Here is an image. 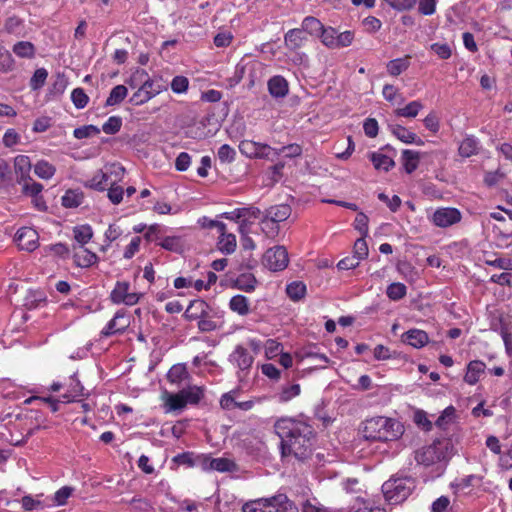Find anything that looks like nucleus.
I'll list each match as a JSON object with an SVG mask.
<instances>
[{"mask_svg": "<svg viewBox=\"0 0 512 512\" xmlns=\"http://www.w3.org/2000/svg\"><path fill=\"white\" fill-rule=\"evenodd\" d=\"M274 430L281 439V456H293L305 461L312 456L316 432L308 419L298 417H282L274 424Z\"/></svg>", "mask_w": 512, "mask_h": 512, "instance_id": "f257e3e1", "label": "nucleus"}, {"mask_svg": "<svg viewBox=\"0 0 512 512\" xmlns=\"http://www.w3.org/2000/svg\"><path fill=\"white\" fill-rule=\"evenodd\" d=\"M362 434L369 441H393L403 434V425L393 419L384 416H376L362 423Z\"/></svg>", "mask_w": 512, "mask_h": 512, "instance_id": "f03ea898", "label": "nucleus"}, {"mask_svg": "<svg viewBox=\"0 0 512 512\" xmlns=\"http://www.w3.org/2000/svg\"><path fill=\"white\" fill-rule=\"evenodd\" d=\"M416 487V480L411 476L391 477L383 483L382 492L389 504L405 501Z\"/></svg>", "mask_w": 512, "mask_h": 512, "instance_id": "7ed1b4c3", "label": "nucleus"}, {"mask_svg": "<svg viewBox=\"0 0 512 512\" xmlns=\"http://www.w3.org/2000/svg\"><path fill=\"white\" fill-rule=\"evenodd\" d=\"M164 90H167V86L162 78L146 79L145 83L131 96L129 102L136 106L143 105Z\"/></svg>", "mask_w": 512, "mask_h": 512, "instance_id": "20e7f679", "label": "nucleus"}, {"mask_svg": "<svg viewBox=\"0 0 512 512\" xmlns=\"http://www.w3.org/2000/svg\"><path fill=\"white\" fill-rule=\"evenodd\" d=\"M448 445V440H436L431 445L418 450L415 455V460L418 464H422L424 466L433 465L434 463L445 459L446 455L443 449H447Z\"/></svg>", "mask_w": 512, "mask_h": 512, "instance_id": "39448f33", "label": "nucleus"}, {"mask_svg": "<svg viewBox=\"0 0 512 512\" xmlns=\"http://www.w3.org/2000/svg\"><path fill=\"white\" fill-rule=\"evenodd\" d=\"M288 263V252L284 246L269 248L263 255V264L271 271H281Z\"/></svg>", "mask_w": 512, "mask_h": 512, "instance_id": "423d86ee", "label": "nucleus"}, {"mask_svg": "<svg viewBox=\"0 0 512 512\" xmlns=\"http://www.w3.org/2000/svg\"><path fill=\"white\" fill-rule=\"evenodd\" d=\"M291 207L288 204L271 206L266 210L265 217L262 219L263 225L272 224V233H278V222L287 220L291 215Z\"/></svg>", "mask_w": 512, "mask_h": 512, "instance_id": "0eeeda50", "label": "nucleus"}, {"mask_svg": "<svg viewBox=\"0 0 512 512\" xmlns=\"http://www.w3.org/2000/svg\"><path fill=\"white\" fill-rule=\"evenodd\" d=\"M461 213L458 209L452 207L438 208L432 216V222L435 226L446 228L460 222Z\"/></svg>", "mask_w": 512, "mask_h": 512, "instance_id": "6e6552de", "label": "nucleus"}, {"mask_svg": "<svg viewBox=\"0 0 512 512\" xmlns=\"http://www.w3.org/2000/svg\"><path fill=\"white\" fill-rule=\"evenodd\" d=\"M39 235L37 231L30 227H22L16 233L18 247L29 252L38 247Z\"/></svg>", "mask_w": 512, "mask_h": 512, "instance_id": "1a4fd4ad", "label": "nucleus"}, {"mask_svg": "<svg viewBox=\"0 0 512 512\" xmlns=\"http://www.w3.org/2000/svg\"><path fill=\"white\" fill-rule=\"evenodd\" d=\"M270 510L268 512H298V507L285 494L270 497Z\"/></svg>", "mask_w": 512, "mask_h": 512, "instance_id": "9d476101", "label": "nucleus"}, {"mask_svg": "<svg viewBox=\"0 0 512 512\" xmlns=\"http://www.w3.org/2000/svg\"><path fill=\"white\" fill-rule=\"evenodd\" d=\"M267 85L270 95L274 98H284L289 92L287 80L280 75L271 77Z\"/></svg>", "mask_w": 512, "mask_h": 512, "instance_id": "9b49d317", "label": "nucleus"}, {"mask_svg": "<svg viewBox=\"0 0 512 512\" xmlns=\"http://www.w3.org/2000/svg\"><path fill=\"white\" fill-rule=\"evenodd\" d=\"M402 341L414 348H422L429 342L428 334L420 329H410L402 335Z\"/></svg>", "mask_w": 512, "mask_h": 512, "instance_id": "f8f14e48", "label": "nucleus"}, {"mask_svg": "<svg viewBox=\"0 0 512 512\" xmlns=\"http://www.w3.org/2000/svg\"><path fill=\"white\" fill-rule=\"evenodd\" d=\"M14 169L17 174V183L32 180L29 173L31 170L30 158L26 155H18L14 160Z\"/></svg>", "mask_w": 512, "mask_h": 512, "instance_id": "ddd939ff", "label": "nucleus"}, {"mask_svg": "<svg viewBox=\"0 0 512 512\" xmlns=\"http://www.w3.org/2000/svg\"><path fill=\"white\" fill-rule=\"evenodd\" d=\"M230 361L236 363L237 366L242 371H244L248 370L251 367L254 358L246 348H244L241 345H238L235 348L234 352L231 354Z\"/></svg>", "mask_w": 512, "mask_h": 512, "instance_id": "4468645a", "label": "nucleus"}, {"mask_svg": "<svg viewBox=\"0 0 512 512\" xmlns=\"http://www.w3.org/2000/svg\"><path fill=\"white\" fill-rule=\"evenodd\" d=\"M389 129L394 136H396L400 141L410 144L416 143L417 145H422L423 141L417 137V135L413 132H410L407 128L399 125V124H390Z\"/></svg>", "mask_w": 512, "mask_h": 512, "instance_id": "2eb2a0df", "label": "nucleus"}, {"mask_svg": "<svg viewBox=\"0 0 512 512\" xmlns=\"http://www.w3.org/2000/svg\"><path fill=\"white\" fill-rule=\"evenodd\" d=\"M485 363L480 360L470 361L467 366V372L464 381L470 385H474L479 381L480 375L485 371Z\"/></svg>", "mask_w": 512, "mask_h": 512, "instance_id": "dca6fc26", "label": "nucleus"}, {"mask_svg": "<svg viewBox=\"0 0 512 512\" xmlns=\"http://www.w3.org/2000/svg\"><path fill=\"white\" fill-rule=\"evenodd\" d=\"M421 153L409 149L402 151V162L406 173H413L419 164Z\"/></svg>", "mask_w": 512, "mask_h": 512, "instance_id": "f3484780", "label": "nucleus"}, {"mask_svg": "<svg viewBox=\"0 0 512 512\" xmlns=\"http://www.w3.org/2000/svg\"><path fill=\"white\" fill-rule=\"evenodd\" d=\"M238 148L239 151L246 157L255 158L257 155H259L258 151L261 149H270V146L251 140H243L240 142Z\"/></svg>", "mask_w": 512, "mask_h": 512, "instance_id": "a211bd4d", "label": "nucleus"}, {"mask_svg": "<svg viewBox=\"0 0 512 512\" xmlns=\"http://www.w3.org/2000/svg\"><path fill=\"white\" fill-rule=\"evenodd\" d=\"M84 193L79 189H68L62 197L65 208H77L83 203Z\"/></svg>", "mask_w": 512, "mask_h": 512, "instance_id": "6ab92c4d", "label": "nucleus"}, {"mask_svg": "<svg viewBox=\"0 0 512 512\" xmlns=\"http://www.w3.org/2000/svg\"><path fill=\"white\" fill-rule=\"evenodd\" d=\"M184 395L182 394L181 390L178 393H168L165 392L164 398H165V407L166 411H176V410H182L186 407V403L184 400Z\"/></svg>", "mask_w": 512, "mask_h": 512, "instance_id": "aec40b11", "label": "nucleus"}, {"mask_svg": "<svg viewBox=\"0 0 512 512\" xmlns=\"http://www.w3.org/2000/svg\"><path fill=\"white\" fill-rule=\"evenodd\" d=\"M369 158L377 170L388 172L395 166V161L384 154L372 152L370 153Z\"/></svg>", "mask_w": 512, "mask_h": 512, "instance_id": "412c9836", "label": "nucleus"}, {"mask_svg": "<svg viewBox=\"0 0 512 512\" xmlns=\"http://www.w3.org/2000/svg\"><path fill=\"white\" fill-rule=\"evenodd\" d=\"M204 309H208V304L202 299H196L190 302L187 309L184 312V317L187 320H196L199 315L202 314Z\"/></svg>", "mask_w": 512, "mask_h": 512, "instance_id": "4be33fe9", "label": "nucleus"}, {"mask_svg": "<svg viewBox=\"0 0 512 512\" xmlns=\"http://www.w3.org/2000/svg\"><path fill=\"white\" fill-rule=\"evenodd\" d=\"M229 307L233 312L241 316H245L249 313V301L247 297L243 295H235L231 298L229 302Z\"/></svg>", "mask_w": 512, "mask_h": 512, "instance_id": "5701e85b", "label": "nucleus"}, {"mask_svg": "<svg viewBox=\"0 0 512 512\" xmlns=\"http://www.w3.org/2000/svg\"><path fill=\"white\" fill-rule=\"evenodd\" d=\"M97 260V255L85 248L74 254V261L76 265L80 267H90L95 264Z\"/></svg>", "mask_w": 512, "mask_h": 512, "instance_id": "b1692460", "label": "nucleus"}, {"mask_svg": "<svg viewBox=\"0 0 512 512\" xmlns=\"http://www.w3.org/2000/svg\"><path fill=\"white\" fill-rule=\"evenodd\" d=\"M12 50L18 57L28 59L33 58L36 53L34 44L29 41H19L15 43Z\"/></svg>", "mask_w": 512, "mask_h": 512, "instance_id": "393cba45", "label": "nucleus"}, {"mask_svg": "<svg viewBox=\"0 0 512 512\" xmlns=\"http://www.w3.org/2000/svg\"><path fill=\"white\" fill-rule=\"evenodd\" d=\"M409 58V56H405L389 61L386 66L388 73L392 76H398L406 71L410 65Z\"/></svg>", "mask_w": 512, "mask_h": 512, "instance_id": "a878e982", "label": "nucleus"}, {"mask_svg": "<svg viewBox=\"0 0 512 512\" xmlns=\"http://www.w3.org/2000/svg\"><path fill=\"white\" fill-rule=\"evenodd\" d=\"M158 245L165 250L175 253H182L184 250L182 238L179 236H167Z\"/></svg>", "mask_w": 512, "mask_h": 512, "instance_id": "bb28decb", "label": "nucleus"}, {"mask_svg": "<svg viewBox=\"0 0 512 512\" xmlns=\"http://www.w3.org/2000/svg\"><path fill=\"white\" fill-rule=\"evenodd\" d=\"M286 293L293 301H299L306 294V285L302 281H294L287 285Z\"/></svg>", "mask_w": 512, "mask_h": 512, "instance_id": "cd10ccee", "label": "nucleus"}, {"mask_svg": "<svg viewBox=\"0 0 512 512\" xmlns=\"http://www.w3.org/2000/svg\"><path fill=\"white\" fill-rule=\"evenodd\" d=\"M270 498H260L257 500L246 502L243 507V512H268L270 510Z\"/></svg>", "mask_w": 512, "mask_h": 512, "instance_id": "c85d7f7f", "label": "nucleus"}, {"mask_svg": "<svg viewBox=\"0 0 512 512\" xmlns=\"http://www.w3.org/2000/svg\"><path fill=\"white\" fill-rule=\"evenodd\" d=\"M478 141L473 136L466 137L459 146V154L462 157H470L477 154Z\"/></svg>", "mask_w": 512, "mask_h": 512, "instance_id": "c756f323", "label": "nucleus"}, {"mask_svg": "<svg viewBox=\"0 0 512 512\" xmlns=\"http://www.w3.org/2000/svg\"><path fill=\"white\" fill-rule=\"evenodd\" d=\"M257 280L253 274H241L234 283V286L245 292H251L255 289Z\"/></svg>", "mask_w": 512, "mask_h": 512, "instance_id": "7c9ffc66", "label": "nucleus"}, {"mask_svg": "<svg viewBox=\"0 0 512 512\" xmlns=\"http://www.w3.org/2000/svg\"><path fill=\"white\" fill-rule=\"evenodd\" d=\"M324 25L313 16H307L304 18L302 22V32L305 31L310 35L319 36L320 32L323 30Z\"/></svg>", "mask_w": 512, "mask_h": 512, "instance_id": "2f4dec72", "label": "nucleus"}, {"mask_svg": "<svg viewBox=\"0 0 512 512\" xmlns=\"http://www.w3.org/2000/svg\"><path fill=\"white\" fill-rule=\"evenodd\" d=\"M284 39L290 50H296L302 45L304 40V37H302V30L297 28L291 29L285 34Z\"/></svg>", "mask_w": 512, "mask_h": 512, "instance_id": "473e14b6", "label": "nucleus"}, {"mask_svg": "<svg viewBox=\"0 0 512 512\" xmlns=\"http://www.w3.org/2000/svg\"><path fill=\"white\" fill-rule=\"evenodd\" d=\"M127 88L124 85L115 86L106 100V106H114L120 104L127 96Z\"/></svg>", "mask_w": 512, "mask_h": 512, "instance_id": "72a5a7b5", "label": "nucleus"}, {"mask_svg": "<svg viewBox=\"0 0 512 512\" xmlns=\"http://www.w3.org/2000/svg\"><path fill=\"white\" fill-rule=\"evenodd\" d=\"M109 176L102 170H99L89 181L86 182L85 186L97 191H104L106 188Z\"/></svg>", "mask_w": 512, "mask_h": 512, "instance_id": "f704fd0d", "label": "nucleus"}, {"mask_svg": "<svg viewBox=\"0 0 512 512\" xmlns=\"http://www.w3.org/2000/svg\"><path fill=\"white\" fill-rule=\"evenodd\" d=\"M35 174L42 179H50L54 176L56 168L45 160L38 161L34 167Z\"/></svg>", "mask_w": 512, "mask_h": 512, "instance_id": "c9c22d12", "label": "nucleus"}, {"mask_svg": "<svg viewBox=\"0 0 512 512\" xmlns=\"http://www.w3.org/2000/svg\"><path fill=\"white\" fill-rule=\"evenodd\" d=\"M75 240L83 246L88 243L93 236L92 228L89 225L76 226L73 229Z\"/></svg>", "mask_w": 512, "mask_h": 512, "instance_id": "e433bc0d", "label": "nucleus"}, {"mask_svg": "<svg viewBox=\"0 0 512 512\" xmlns=\"http://www.w3.org/2000/svg\"><path fill=\"white\" fill-rule=\"evenodd\" d=\"M182 394L184 395V400L187 404H198L202 397L204 396V392L200 387L193 386L188 389H182Z\"/></svg>", "mask_w": 512, "mask_h": 512, "instance_id": "4c0bfd02", "label": "nucleus"}, {"mask_svg": "<svg viewBox=\"0 0 512 512\" xmlns=\"http://www.w3.org/2000/svg\"><path fill=\"white\" fill-rule=\"evenodd\" d=\"M218 247L223 253H233L236 249V236L234 234H227L226 232L224 236L220 235Z\"/></svg>", "mask_w": 512, "mask_h": 512, "instance_id": "58836bf2", "label": "nucleus"}, {"mask_svg": "<svg viewBox=\"0 0 512 512\" xmlns=\"http://www.w3.org/2000/svg\"><path fill=\"white\" fill-rule=\"evenodd\" d=\"M124 316L123 313H120L119 311L116 312L115 316L113 317V319H111L108 324L106 325V327L101 331V335L103 337H109L113 334H116V333H122L125 328H126V325H123L121 327H117V320L119 318H122Z\"/></svg>", "mask_w": 512, "mask_h": 512, "instance_id": "ea45409f", "label": "nucleus"}, {"mask_svg": "<svg viewBox=\"0 0 512 512\" xmlns=\"http://www.w3.org/2000/svg\"><path fill=\"white\" fill-rule=\"evenodd\" d=\"M423 108V105L419 101H412L403 108L396 109L395 113L397 116L414 118L418 112Z\"/></svg>", "mask_w": 512, "mask_h": 512, "instance_id": "a19ab883", "label": "nucleus"}, {"mask_svg": "<svg viewBox=\"0 0 512 512\" xmlns=\"http://www.w3.org/2000/svg\"><path fill=\"white\" fill-rule=\"evenodd\" d=\"M337 30L333 27H323V30L320 32L319 37L321 38V42L328 48L334 49L337 39Z\"/></svg>", "mask_w": 512, "mask_h": 512, "instance_id": "79ce46f5", "label": "nucleus"}, {"mask_svg": "<svg viewBox=\"0 0 512 512\" xmlns=\"http://www.w3.org/2000/svg\"><path fill=\"white\" fill-rule=\"evenodd\" d=\"M406 293H407L406 286L400 282H395V283L390 284L386 290V294H387L388 298L393 301H398V300L402 299L403 297H405Z\"/></svg>", "mask_w": 512, "mask_h": 512, "instance_id": "37998d69", "label": "nucleus"}, {"mask_svg": "<svg viewBox=\"0 0 512 512\" xmlns=\"http://www.w3.org/2000/svg\"><path fill=\"white\" fill-rule=\"evenodd\" d=\"M236 464L227 458H213L210 461V470H216L219 472H230L233 471Z\"/></svg>", "mask_w": 512, "mask_h": 512, "instance_id": "c03bdc74", "label": "nucleus"}, {"mask_svg": "<svg viewBox=\"0 0 512 512\" xmlns=\"http://www.w3.org/2000/svg\"><path fill=\"white\" fill-rule=\"evenodd\" d=\"M48 77V72L45 68H38L35 70L33 76L30 79L29 86L32 90H39L42 88Z\"/></svg>", "mask_w": 512, "mask_h": 512, "instance_id": "a18cd8bd", "label": "nucleus"}, {"mask_svg": "<svg viewBox=\"0 0 512 512\" xmlns=\"http://www.w3.org/2000/svg\"><path fill=\"white\" fill-rule=\"evenodd\" d=\"M188 377L185 366L174 365L167 373V379L172 383H180L183 379Z\"/></svg>", "mask_w": 512, "mask_h": 512, "instance_id": "49530a36", "label": "nucleus"}, {"mask_svg": "<svg viewBox=\"0 0 512 512\" xmlns=\"http://www.w3.org/2000/svg\"><path fill=\"white\" fill-rule=\"evenodd\" d=\"M129 290L128 282H117L115 288L111 292V300L112 302L119 304L125 300V296Z\"/></svg>", "mask_w": 512, "mask_h": 512, "instance_id": "de8ad7c7", "label": "nucleus"}, {"mask_svg": "<svg viewBox=\"0 0 512 512\" xmlns=\"http://www.w3.org/2000/svg\"><path fill=\"white\" fill-rule=\"evenodd\" d=\"M122 126V119L119 116H111L109 119L103 124L102 130L104 133L109 135H114L118 133Z\"/></svg>", "mask_w": 512, "mask_h": 512, "instance_id": "09e8293b", "label": "nucleus"}, {"mask_svg": "<svg viewBox=\"0 0 512 512\" xmlns=\"http://www.w3.org/2000/svg\"><path fill=\"white\" fill-rule=\"evenodd\" d=\"M365 236H362L361 238H358L353 247V252L355 257L359 262L363 259H365L368 256L369 250L366 240L364 239Z\"/></svg>", "mask_w": 512, "mask_h": 512, "instance_id": "8fccbe9b", "label": "nucleus"}, {"mask_svg": "<svg viewBox=\"0 0 512 512\" xmlns=\"http://www.w3.org/2000/svg\"><path fill=\"white\" fill-rule=\"evenodd\" d=\"M456 409L453 406H448L444 409L442 414L438 417L435 422V425L441 429H445L446 426L453 420L455 417Z\"/></svg>", "mask_w": 512, "mask_h": 512, "instance_id": "3c124183", "label": "nucleus"}, {"mask_svg": "<svg viewBox=\"0 0 512 512\" xmlns=\"http://www.w3.org/2000/svg\"><path fill=\"white\" fill-rule=\"evenodd\" d=\"M100 133V129L95 125H85L82 127H78L73 131V135L77 139H84L94 135H98Z\"/></svg>", "mask_w": 512, "mask_h": 512, "instance_id": "603ef678", "label": "nucleus"}, {"mask_svg": "<svg viewBox=\"0 0 512 512\" xmlns=\"http://www.w3.org/2000/svg\"><path fill=\"white\" fill-rule=\"evenodd\" d=\"M146 79H150L148 73L144 69H137L126 83L131 88H139Z\"/></svg>", "mask_w": 512, "mask_h": 512, "instance_id": "864d4df0", "label": "nucleus"}, {"mask_svg": "<svg viewBox=\"0 0 512 512\" xmlns=\"http://www.w3.org/2000/svg\"><path fill=\"white\" fill-rule=\"evenodd\" d=\"M14 59L10 52L0 45V71H10L13 69Z\"/></svg>", "mask_w": 512, "mask_h": 512, "instance_id": "5fc2aeb1", "label": "nucleus"}, {"mask_svg": "<svg viewBox=\"0 0 512 512\" xmlns=\"http://www.w3.org/2000/svg\"><path fill=\"white\" fill-rule=\"evenodd\" d=\"M73 104L78 109H83L88 103V96L82 88H75L71 93Z\"/></svg>", "mask_w": 512, "mask_h": 512, "instance_id": "6e6d98bb", "label": "nucleus"}, {"mask_svg": "<svg viewBox=\"0 0 512 512\" xmlns=\"http://www.w3.org/2000/svg\"><path fill=\"white\" fill-rule=\"evenodd\" d=\"M217 156L222 163H232L235 160L236 151L228 144H224L218 149Z\"/></svg>", "mask_w": 512, "mask_h": 512, "instance_id": "4d7b16f0", "label": "nucleus"}, {"mask_svg": "<svg viewBox=\"0 0 512 512\" xmlns=\"http://www.w3.org/2000/svg\"><path fill=\"white\" fill-rule=\"evenodd\" d=\"M299 394H300V385L293 384L291 386L284 387L281 390V392L278 394V398H279L280 402H287Z\"/></svg>", "mask_w": 512, "mask_h": 512, "instance_id": "13d9d810", "label": "nucleus"}, {"mask_svg": "<svg viewBox=\"0 0 512 512\" xmlns=\"http://www.w3.org/2000/svg\"><path fill=\"white\" fill-rule=\"evenodd\" d=\"M30 180L23 181L22 193L30 197H36L40 195L43 190V185L37 182H29Z\"/></svg>", "mask_w": 512, "mask_h": 512, "instance_id": "bf43d9fd", "label": "nucleus"}, {"mask_svg": "<svg viewBox=\"0 0 512 512\" xmlns=\"http://www.w3.org/2000/svg\"><path fill=\"white\" fill-rule=\"evenodd\" d=\"M414 422L425 431L432 429V422L427 418V414L423 410L415 411Z\"/></svg>", "mask_w": 512, "mask_h": 512, "instance_id": "052dcab7", "label": "nucleus"}, {"mask_svg": "<svg viewBox=\"0 0 512 512\" xmlns=\"http://www.w3.org/2000/svg\"><path fill=\"white\" fill-rule=\"evenodd\" d=\"M235 214L236 219L242 218V217H252V218H258L261 214V211L259 208L250 206V207H243L238 208L233 211Z\"/></svg>", "mask_w": 512, "mask_h": 512, "instance_id": "680f3d73", "label": "nucleus"}, {"mask_svg": "<svg viewBox=\"0 0 512 512\" xmlns=\"http://www.w3.org/2000/svg\"><path fill=\"white\" fill-rule=\"evenodd\" d=\"M378 199L387 204L392 212H396L401 206V199L399 196L394 195L391 199L385 193L381 192L378 194Z\"/></svg>", "mask_w": 512, "mask_h": 512, "instance_id": "e2e57ef3", "label": "nucleus"}, {"mask_svg": "<svg viewBox=\"0 0 512 512\" xmlns=\"http://www.w3.org/2000/svg\"><path fill=\"white\" fill-rule=\"evenodd\" d=\"M196 457L193 456V453L191 452H184L181 454L176 455L173 458V461L177 463L178 465H187L189 467H193L197 465V460H195Z\"/></svg>", "mask_w": 512, "mask_h": 512, "instance_id": "0e129e2a", "label": "nucleus"}, {"mask_svg": "<svg viewBox=\"0 0 512 512\" xmlns=\"http://www.w3.org/2000/svg\"><path fill=\"white\" fill-rule=\"evenodd\" d=\"M189 81L184 76H176L171 82V89L174 93H183L188 89Z\"/></svg>", "mask_w": 512, "mask_h": 512, "instance_id": "69168bd1", "label": "nucleus"}, {"mask_svg": "<svg viewBox=\"0 0 512 512\" xmlns=\"http://www.w3.org/2000/svg\"><path fill=\"white\" fill-rule=\"evenodd\" d=\"M67 87V79L64 75L58 74L50 88V94L61 95Z\"/></svg>", "mask_w": 512, "mask_h": 512, "instance_id": "338daca9", "label": "nucleus"}, {"mask_svg": "<svg viewBox=\"0 0 512 512\" xmlns=\"http://www.w3.org/2000/svg\"><path fill=\"white\" fill-rule=\"evenodd\" d=\"M368 217L363 213L359 212L355 218L354 226L362 236H366L368 234Z\"/></svg>", "mask_w": 512, "mask_h": 512, "instance_id": "774afa93", "label": "nucleus"}]
</instances>
